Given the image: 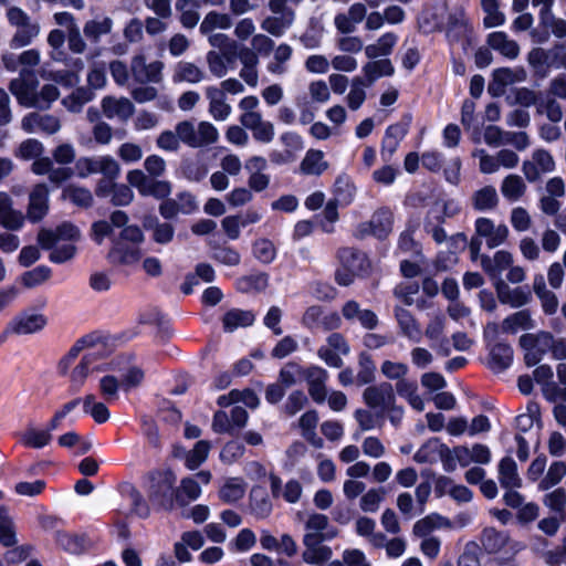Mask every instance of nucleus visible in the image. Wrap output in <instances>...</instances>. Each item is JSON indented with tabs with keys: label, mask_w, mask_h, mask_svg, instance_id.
<instances>
[{
	"label": "nucleus",
	"mask_w": 566,
	"mask_h": 566,
	"mask_svg": "<svg viewBox=\"0 0 566 566\" xmlns=\"http://www.w3.org/2000/svg\"><path fill=\"white\" fill-rule=\"evenodd\" d=\"M166 160L159 155H149L144 160V169H133L126 175L127 182L143 197L165 199L171 193V184L160 179L166 172Z\"/></svg>",
	"instance_id": "f257e3e1"
},
{
	"label": "nucleus",
	"mask_w": 566,
	"mask_h": 566,
	"mask_svg": "<svg viewBox=\"0 0 566 566\" xmlns=\"http://www.w3.org/2000/svg\"><path fill=\"white\" fill-rule=\"evenodd\" d=\"M39 81L33 71H20L17 78L10 81L9 90L21 106L28 108L49 109L60 96L59 88L45 84L38 91Z\"/></svg>",
	"instance_id": "f03ea898"
},
{
	"label": "nucleus",
	"mask_w": 566,
	"mask_h": 566,
	"mask_svg": "<svg viewBox=\"0 0 566 566\" xmlns=\"http://www.w3.org/2000/svg\"><path fill=\"white\" fill-rule=\"evenodd\" d=\"M74 172L81 179L101 174L108 180H116L120 176L122 168L111 155L82 156L74 164Z\"/></svg>",
	"instance_id": "7ed1b4c3"
},
{
	"label": "nucleus",
	"mask_w": 566,
	"mask_h": 566,
	"mask_svg": "<svg viewBox=\"0 0 566 566\" xmlns=\"http://www.w3.org/2000/svg\"><path fill=\"white\" fill-rule=\"evenodd\" d=\"M6 15L10 25L15 28V32L9 42L11 49L17 50L28 46L39 35L40 24L33 21L22 9L11 7Z\"/></svg>",
	"instance_id": "20e7f679"
},
{
	"label": "nucleus",
	"mask_w": 566,
	"mask_h": 566,
	"mask_svg": "<svg viewBox=\"0 0 566 566\" xmlns=\"http://www.w3.org/2000/svg\"><path fill=\"white\" fill-rule=\"evenodd\" d=\"M178 132L182 137V144L190 148H203L219 139L217 127L207 120H201L197 125L191 120H181L178 123Z\"/></svg>",
	"instance_id": "39448f33"
},
{
	"label": "nucleus",
	"mask_w": 566,
	"mask_h": 566,
	"mask_svg": "<svg viewBox=\"0 0 566 566\" xmlns=\"http://www.w3.org/2000/svg\"><path fill=\"white\" fill-rule=\"evenodd\" d=\"M175 483L176 475L170 470L151 473L148 491L149 500L163 509H171L174 499H176Z\"/></svg>",
	"instance_id": "423d86ee"
},
{
	"label": "nucleus",
	"mask_w": 566,
	"mask_h": 566,
	"mask_svg": "<svg viewBox=\"0 0 566 566\" xmlns=\"http://www.w3.org/2000/svg\"><path fill=\"white\" fill-rule=\"evenodd\" d=\"M104 353V345L99 344L84 354L80 364L70 375L71 384L75 389H80L90 375L107 370V364L102 361Z\"/></svg>",
	"instance_id": "0eeeda50"
},
{
	"label": "nucleus",
	"mask_w": 566,
	"mask_h": 566,
	"mask_svg": "<svg viewBox=\"0 0 566 566\" xmlns=\"http://www.w3.org/2000/svg\"><path fill=\"white\" fill-rule=\"evenodd\" d=\"M446 35L451 45L458 44L463 50H467L471 45L472 27L462 10L449 14Z\"/></svg>",
	"instance_id": "6e6552de"
},
{
	"label": "nucleus",
	"mask_w": 566,
	"mask_h": 566,
	"mask_svg": "<svg viewBox=\"0 0 566 566\" xmlns=\"http://www.w3.org/2000/svg\"><path fill=\"white\" fill-rule=\"evenodd\" d=\"M165 64L161 61L147 63L144 54H136L130 60V73L135 82L139 84L154 83L159 84L164 78Z\"/></svg>",
	"instance_id": "1a4fd4ad"
},
{
	"label": "nucleus",
	"mask_w": 566,
	"mask_h": 566,
	"mask_svg": "<svg viewBox=\"0 0 566 566\" xmlns=\"http://www.w3.org/2000/svg\"><path fill=\"white\" fill-rule=\"evenodd\" d=\"M554 170L555 160L546 149L534 150L531 158L522 164V172L528 182H536L541 179L542 175L553 172Z\"/></svg>",
	"instance_id": "9d476101"
},
{
	"label": "nucleus",
	"mask_w": 566,
	"mask_h": 566,
	"mask_svg": "<svg viewBox=\"0 0 566 566\" xmlns=\"http://www.w3.org/2000/svg\"><path fill=\"white\" fill-rule=\"evenodd\" d=\"M80 238L78 228L71 222H63L55 230L41 229L38 233V242L44 250L52 249L55 243L61 241L75 242Z\"/></svg>",
	"instance_id": "9b49d317"
},
{
	"label": "nucleus",
	"mask_w": 566,
	"mask_h": 566,
	"mask_svg": "<svg viewBox=\"0 0 566 566\" xmlns=\"http://www.w3.org/2000/svg\"><path fill=\"white\" fill-rule=\"evenodd\" d=\"M364 402L371 409L385 412L387 407L396 402L394 387L390 382H380L368 386L363 392Z\"/></svg>",
	"instance_id": "f8f14e48"
},
{
	"label": "nucleus",
	"mask_w": 566,
	"mask_h": 566,
	"mask_svg": "<svg viewBox=\"0 0 566 566\" xmlns=\"http://www.w3.org/2000/svg\"><path fill=\"white\" fill-rule=\"evenodd\" d=\"M324 541L325 539L322 537H317L315 535H304L303 545L305 548L302 553L303 562L319 566L328 562L333 552L329 546L323 544Z\"/></svg>",
	"instance_id": "ddd939ff"
},
{
	"label": "nucleus",
	"mask_w": 566,
	"mask_h": 566,
	"mask_svg": "<svg viewBox=\"0 0 566 566\" xmlns=\"http://www.w3.org/2000/svg\"><path fill=\"white\" fill-rule=\"evenodd\" d=\"M475 234L480 238H485L486 245L490 249H494L504 243L509 237V228L501 223L495 224L493 220L489 218H478L475 220Z\"/></svg>",
	"instance_id": "4468645a"
},
{
	"label": "nucleus",
	"mask_w": 566,
	"mask_h": 566,
	"mask_svg": "<svg viewBox=\"0 0 566 566\" xmlns=\"http://www.w3.org/2000/svg\"><path fill=\"white\" fill-rule=\"evenodd\" d=\"M49 195V187L45 184H36L30 191L27 218L31 222H39L48 214Z\"/></svg>",
	"instance_id": "2eb2a0df"
},
{
	"label": "nucleus",
	"mask_w": 566,
	"mask_h": 566,
	"mask_svg": "<svg viewBox=\"0 0 566 566\" xmlns=\"http://www.w3.org/2000/svg\"><path fill=\"white\" fill-rule=\"evenodd\" d=\"M328 373L319 366H308L305 369L304 380L311 398L316 403H323L327 398L326 381Z\"/></svg>",
	"instance_id": "dca6fc26"
},
{
	"label": "nucleus",
	"mask_w": 566,
	"mask_h": 566,
	"mask_svg": "<svg viewBox=\"0 0 566 566\" xmlns=\"http://www.w3.org/2000/svg\"><path fill=\"white\" fill-rule=\"evenodd\" d=\"M48 319L43 314L23 312L10 322L7 332L17 335H29L43 329Z\"/></svg>",
	"instance_id": "f3484780"
},
{
	"label": "nucleus",
	"mask_w": 566,
	"mask_h": 566,
	"mask_svg": "<svg viewBox=\"0 0 566 566\" xmlns=\"http://www.w3.org/2000/svg\"><path fill=\"white\" fill-rule=\"evenodd\" d=\"M480 542L484 551L489 554H496L507 545H510L514 553L522 549L520 543L511 542L506 532L497 531L494 527H485L481 533Z\"/></svg>",
	"instance_id": "a211bd4d"
},
{
	"label": "nucleus",
	"mask_w": 566,
	"mask_h": 566,
	"mask_svg": "<svg viewBox=\"0 0 566 566\" xmlns=\"http://www.w3.org/2000/svg\"><path fill=\"white\" fill-rule=\"evenodd\" d=\"M240 124L251 130L253 138L260 143H271L274 138V125L264 120L262 114H250L248 116H240Z\"/></svg>",
	"instance_id": "6ab92c4d"
},
{
	"label": "nucleus",
	"mask_w": 566,
	"mask_h": 566,
	"mask_svg": "<svg viewBox=\"0 0 566 566\" xmlns=\"http://www.w3.org/2000/svg\"><path fill=\"white\" fill-rule=\"evenodd\" d=\"M142 256L143 253L139 245L125 243L123 241H114L107 254V259L112 264L126 266L137 264Z\"/></svg>",
	"instance_id": "aec40b11"
},
{
	"label": "nucleus",
	"mask_w": 566,
	"mask_h": 566,
	"mask_svg": "<svg viewBox=\"0 0 566 566\" xmlns=\"http://www.w3.org/2000/svg\"><path fill=\"white\" fill-rule=\"evenodd\" d=\"M102 112L108 119L127 122L135 113L133 102L127 97L105 96L101 102Z\"/></svg>",
	"instance_id": "412c9836"
},
{
	"label": "nucleus",
	"mask_w": 566,
	"mask_h": 566,
	"mask_svg": "<svg viewBox=\"0 0 566 566\" xmlns=\"http://www.w3.org/2000/svg\"><path fill=\"white\" fill-rule=\"evenodd\" d=\"M27 133L55 134L61 128L60 119L50 114L30 113L24 116L21 123Z\"/></svg>",
	"instance_id": "4be33fe9"
},
{
	"label": "nucleus",
	"mask_w": 566,
	"mask_h": 566,
	"mask_svg": "<svg viewBox=\"0 0 566 566\" xmlns=\"http://www.w3.org/2000/svg\"><path fill=\"white\" fill-rule=\"evenodd\" d=\"M394 316L397 322L399 334L409 340L420 342L422 337V331L420 323L416 316L405 307L396 305L394 307Z\"/></svg>",
	"instance_id": "5701e85b"
},
{
	"label": "nucleus",
	"mask_w": 566,
	"mask_h": 566,
	"mask_svg": "<svg viewBox=\"0 0 566 566\" xmlns=\"http://www.w3.org/2000/svg\"><path fill=\"white\" fill-rule=\"evenodd\" d=\"M526 80L524 69L501 67L493 71L492 82L489 84V93L501 95L505 86L520 83Z\"/></svg>",
	"instance_id": "b1692460"
},
{
	"label": "nucleus",
	"mask_w": 566,
	"mask_h": 566,
	"mask_svg": "<svg viewBox=\"0 0 566 566\" xmlns=\"http://www.w3.org/2000/svg\"><path fill=\"white\" fill-rule=\"evenodd\" d=\"M25 217L13 208V200L6 191H0V226L10 231L20 230Z\"/></svg>",
	"instance_id": "393cba45"
},
{
	"label": "nucleus",
	"mask_w": 566,
	"mask_h": 566,
	"mask_svg": "<svg viewBox=\"0 0 566 566\" xmlns=\"http://www.w3.org/2000/svg\"><path fill=\"white\" fill-rule=\"evenodd\" d=\"M342 266L349 269L352 273L364 276L370 269L367 255L354 248H342L337 252Z\"/></svg>",
	"instance_id": "a878e982"
},
{
	"label": "nucleus",
	"mask_w": 566,
	"mask_h": 566,
	"mask_svg": "<svg viewBox=\"0 0 566 566\" xmlns=\"http://www.w3.org/2000/svg\"><path fill=\"white\" fill-rule=\"evenodd\" d=\"M206 97L209 101V114L216 120H227L232 112L231 105L227 103L224 91L216 86H208L205 90Z\"/></svg>",
	"instance_id": "bb28decb"
},
{
	"label": "nucleus",
	"mask_w": 566,
	"mask_h": 566,
	"mask_svg": "<svg viewBox=\"0 0 566 566\" xmlns=\"http://www.w3.org/2000/svg\"><path fill=\"white\" fill-rule=\"evenodd\" d=\"M497 298L503 304H509L512 307H521L528 304L532 300V294L528 290L523 287L511 289L504 282L496 284Z\"/></svg>",
	"instance_id": "cd10ccee"
},
{
	"label": "nucleus",
	"mask_w": 566,
	"mask_h": 566,
	"mask_svg": "<svg viewBox=\"0 0 566 566\" xmlns=\"http://www.w3.org/2000/svg\"><path fill=\"white\" fill-rule=\"evenodd\" d=\"M363 76L360 78L369 87L382 76H391L395 73V67L388 59H374L367 62L363 69Z\"/></svg>",
	"instance_id": "c85d7f7f"
},
{
	"label": "nucleus",
	"mask_w": 566,
	"mask_h": 566,
	"mask_svg": "<svg viewBox=\"0 0 566 566\" xmlns=\"http://www.w3.org/2000/svg\"><path fill=\"white\" fill-rule=\"evenodd\" d=\"M452 526L449 518L438 514H429L413 524L412 534L416 537H429L434 530L450 528Z\"/></svg>",
	"instance_id": "c756f323"
},
{
	"label": "nucleus",
	"mask_w": 566,
	"mask_h": 566,
	"mask_svg": "<svg viewBox=\"0 0 566 566\" xmlns=\"http://www.w3.org/2000/svg\"><path fill=\"white\" fill-rule=\"evenodd\" d=\"M470 449L463 446L454 447L450 449L446 446H441L440 457L443 462L444 470L451 472L455 469L457 462L462 467H467L472 462Z\"/></svg>",
	"instance_id": "7c9ffc66"
},
{
	"label": "nucleus",
	"mask_w": 566,
	"mask_h": 566,
	"mask_svg": "<svg viewBox=\"0 0 566 566\" xmlns=\"http://www.w3.org/2000/svg\"><path fill=\"white\" fill-rule=\"evenodd\" d=\"M328 526L329 520L326 515L312 513L305 522V530L307 532L304 535H315L323 539H332L338 535V531L336 528H328Z\"/></svg>",
	"instance_id": "2f4dec72"
},
{
	"label": "nucleus",
	"mask_w": 566,
	"mask_h": 566,
	"mask_svg": "<svg viewBox=\"0 0 566 566\" xmlns=\"http://www.w3.org/2000/svg\"><path fill=\"white\" fill-rule=\"evenodd\" d=\"M499 481L503 489H518L522 479L517 472V464L512 457H504L499 463Z\"/></svg>",
	"instance_id": "473e14b6"
},
{
	"label": "nucleus",
	"mask_w": 566,
	"mask_h": 566,
	"mask_svg": "<svg viewBox=\"0 0 566 566\" xmlns=\"http://www.w3.org/2000/svg\"><path fill=\"white\" fill-rule=\"evenodd\" d=\"M513 263V255L511 252L500 250L495 252L493 258L489 255H481V266L490 275L496 276L502 271L509 269Z\"/></svg>",
	"instance_id": "72a5a7b5"
},
{
	"label": "nucleus",
	"mask_w": 566,
	"mask_h": 566,
	"mask_svg": "<svg viewBox=\"0 0 566 566\" xmlns=\"http://www.w3.org/2000/svg\"><path fill=\"white\" fill-rule=\"evenodd\" d=\"M397 42L398 36L396 33L386 32L380 35L375 43L365 46V55L369 60L388 56L392 53Z\"/></svg>",
	"instance_id": "f704fd0d"
},
{
	"label": "nucleus",
	"mask_w": 566,
	"mask_h": 566,
	"mask_svg": "<svg viewBox=\"0 0 566 566\" xmlns=\"http://www.w3.org/2000/svg\"><path fill=\"white\" fill-rule=\"evenodd\" d=\"M205 71L192 62L180 61L176 64L172 80L175 83L187 82L197 84L205 80Z\"/></svg>",
	"instance_id": "c9c22d12"
},
{
	"label": "nucleus",
	"mask_w": 566,
	"mask_h": 566,
	"mask_svg": "<svg viewBox=\"0 0 566 566\" xmlns=\"http://www.w3.org/2000/svg\"><path fill=\"white\" fill-rule=\"evenodd\" d=\"M472 207L478 211L493 210L499 205L495 187L488 185L474 191L471 196Z\"/></svg>",
	"instance_id": "e433bc0d"
},
{
	"label": "nucleus",
	"mask_w": 566,
	"mask_h": 566,
	"mask_svg": "<svg viewBox=\"0 0 566 566\" xmlns=\"http://www.w3.org/2000/svg\"><path fill=\"white\" fill-rule=\"evenodd\" d=\"M527 186L524 179L516 174L506 176L501 184L502 196L511 202L518 201L526 192Z\"/></svg>",
	"instance_id": "4c0bfd02"
},
{
	"label": "nucleus",
	"mask_w": 566,
	"mask_h": 566,
	"mask_svg": "<svg viewBox=\"0 0 566 566\" xmlns=\"http://www.w3.org/2000/svg\"><path fill=\"white\" fill-rule=\"evenodd\" d=\"M113 24V20L109 17L88 20L85 22L83 28L84 36L92 43L96 44L99 42L102 36L112 32Z\"/></svg>",
	"instance_id": "58836bf2"
},
{
	"label": "nucleus",
	"mask_w": 566,
	"mask_h": 566,
	"mask_svg": "<svg viewBox=\"0 0 566 566\" xmlns=\"http://www.w3.org/2000/svg\"><path fill=\"white\" fill-rule=\"evenodd\" d=\"M254 319L255 315L253 314V312L232 308L223 315V329L228 333H231L239 327L251 326Z\"/></svg>",
	"instance_id": "ea45409f"
},
{
	"label": "nucleus",
	"mask_w": 566,
	"mask_h": 566,
	"mask_svg": "<svg viewBox=\"0 0 566 566\" xmlns=\"http://www.w3.org/2000/svg\"><path fill=\"white\" fill-rule=\"evenodd\" d=\"M488 44L509 59H515L520 53L518 44L510 40L504 32H493L488 36Z\"/></svg>",
	"instance_id": "a19ab883"
},
{
	"label": "nucleus",
	"mask_w": 566,
	"mask_h": 566,
	"mask_svg": "<svg viewBox=\"0 0 566 566\" xmlns=\"http://www.w3.org/2000/svg\"><path fill=\"white\" fill-rule=\"evenodd\" d=\"M553 369L549 365L543 364L533 370L534 380L542 386V392L546 400L554 402L556 382L553 381Z\"/></svg>",
	"instance_id": "79ce46f5"
},
{
	"label": "nucleus",
	"mask_w": 566,
	"mask_h": 566,
	"mask_svg": "<svg viewBox=\"0 0 566 566\" xmlns=\"http://www.w3.org/2000/svg\"><path fill=\"white\" fill-rule=\"evenodd\" d=\"M551 347L552 333L547 331L538 332L534 349L524 355L525 364L527 366L537 365L548 352L551 353Z\"/></svg>",
	"instance_id": "37998d69"
},
{
	"label": "nucleus",
	"mask_w": 566,
	"mask_h": 566,
	"mask_svg": "<svg viewBox=\"0 0 566 566\" xmlns=\"http://www.w3.org/2000/svg\"><path fill=\"white\" fill-rule=\"evenodd\" d=\"M52 440V433L45 429H38L33 426L27 427V429L20 433V442L32 449H41L46 447Z\"/></svg>",
	"instance_id": "c03bdc74"
},
{
	"label": "nucleus",
	"mask_w": 566,
	"mask_h": 566,
	"mask_svg": "<svg viewBox=\"0 0 566 566\" xmlns=\"http://www.w3.org/2000/svg\"><path fill=\"white\" fill-rule=\"evenodd\" d=\"M328 168L327 161L324 160L322 150L310 149L300 165V170L304 175L318 176Z\"/></svg>",
	"instance_id": "a18cd8bd"
},
{
	"label": "nucleus",
	"mask_w": 566,
	"mask_h": 566,
	"mask_svg": "<svg viewBox=\"0 0 566 566\" xmlns=\"http://www.w3.org/2000/svg\"><path fill=\"white\" fill-rule=\"evenodd\" d=\"M502 333L516 334L521 329L533 328V319L527 310L515 312L503 319Z\"/></svg>",
	"instance_id": "49530a36"
},
{
	"label": "nucleus",
	"mask_w": 566,
	"mask_h": 566,
	"mask_svg": "<svg viewBox=\"0 0 566 566\" xmlns=\"http://www.w3.org/2000/svg\"><path fill=\"white\" fill-rule=\"evenodd\" d=\"M62 196L80 208H91L94 203L92 191L83 186L69 185L63 189Z\"/></svg>",
	"instance_id": "de8ad7c7"
},
{
	"label": "nucleus",
	"mask_w": 566,
	"mask_h": 566,
	"mask_svg": "<svg viewBox=\"0 0 566 566\" xmlns=\"http://www.w3.org/2000/svg\"><path fill=\"white\" fill-rule=\"evenodd\" d=\"M369 221L374 228V235L384 239L392 230L394 214L388 208H380L374 212Z\"/></svg>",
	"instance_id": "09e8293b"
},
{
	"label": "nucleus",
	"mask_w": 566,
	"mask_h": 566,
	"mask_svg": "<svg viewBox=\"0 0 566 566\" xmlns=\"http://www.w3.org/2000/svg\"><path fill=\"white\" fill-rule=\"evenodd\" d=\"M444 328L446 317L441 312H439L430 317L422 335H424L427 339L432 343V345L439 343L442 347L443 344L448 343L447 338L444 337Z\"/></svg>",
	"instance_id": "8fccbe9b"
},
{
	"label": "nucleus",
	"mask_w": 566,
	"mask_h": 566,
	"mask_svg": "<svg viewBox=\"0 0 566 566\" xmlns=\"http://www.w3.org/2000/svg\"><path fill=\"white\" fill-rule=\"evenodd\" d=\"M250 507L258 518H266L272 512V503L262 488H254L250 493Z\"/></svg>",
	"instance_id": "3c124183"
},
{
	"label": "nucleus",
	"mask_w": 566,
	"mask_h": 566,
	"mask_svg": "<svg viewBox=\"0 0 566 566\" xmlns=\"http://www.w3.org/2000/svg\"><path fill=\"white\" fill-rule=\"evenodd\" d=\"M490 365L493 370L502 371L506 369L513 360V349L504 343H496L490 352Z\"/></svg>",
	"instance_id": "603ef678"
},
{
	"label": "nucleus",
	"mask_w": 566,
	"mask_h": 566,
	"mask_svg": "<svg viewBox=\"0 0 566 566\" xmlns=\"http://www.w3.org/2000/svg\"><path fill=\"white\" fill-rule=\"evenodd\" d=\"M376 378V365L370 354L361 352L358 355V373L356 385L364 386L373 384Z\"/></svg>",
	"instance_id": "864d4df0"
},
{
	"label": "nucleus",
	"mask_w": 566,
	"mask_h": 566,
	"mask_svg": "<svg viewBox=\"0 0 566 566\" xmlns=\"http://www.w3.org/2000/svg\"><path fill=\"white\" fill-rule=\"evenodd\" d=\"M245 493V483L241 478H229L219 491V497L224 503H234Z\"/></svg>",
	"instance_id": "5fc2aeb1"
},
{
	"label": "nucleus",
	"mask_w": 566,
	"mask_h": 566,
	"mask_svg": "<svg viewBox=\"0 0 566 566\" xmlns=\"http://www.w3.org/2000/svg\"><path fill=\"white\" fill-rule=\"evenodd\" d=\"M269 285V275L266 273H253L238 280V290L242 293L263 292Z\"/></svg>",
	"instance_id": "6e6d98bb"
},
{
	"label": "nucleus",
	"mask_w": 566,
	"mask_h": 566,
	"mask_svg": "<svg viewBox=\"0 0 566 566\" xmlns=\"http://www.w3.org/2000/svg\"><path fill=\"white\" fill-rule=\"evenodd\" d=\"M122 492L124 495H126L132 505V513L142 517L146 518L150 514V509L147 502L145 501L142 493L132 484H125L123 485Z\"/></svg>",
	"instance_id": "4d7b16f0"
},
{
	"label": "nucleus",
	"mask_w": 566,
	"mask_h": 566,
	"mask_svg": "<svg viewBox=\"0 0 566 566\" xmlns=\"http://www.w3.org/2000/svg\"><path fill=\"white\" fill-rule=\"evenodd\" d=\"M369 87L365 82L360 78V76H355L350 82V90L345 97L346 104L349 109L357 111L361 107L364 102L366 101L367 94L366 88Z\"/></svg>",
	"instance_id": "13d9d810"
},
{
	"label": "nucleus",
	"mask_w": 566,
	"mask_h": 566,
	"mask_svg": "<svg viewBox=\"0 0 566 566\" xmlns=\"http://www.w3.org/2000/svg\"><path fill=\"white\" fill-rule=\"evenodd\" d=\"M0 544L7 547L17 544L15 527L8 509L0 505Z\"/></svg>",
	"instance_id": "bf43d9fd"
},
{
	"label": "nucleus",
	"mask_w": 566,
	"mask_h": 566,
	"mask_svg": "<svg viewBox=\"0 0 566 566\" xmlns=\"http://www.w3.org/2000/svg\"><path fill=\"white\" fill-rule=\"evenodd\" d=\"M305 369L306 367L295 361H289L280 370L279 382L284 386V388L292 387L304 380Z\"/></svg>",
	"instance_id": "052dcab7"
},
{
	"label": "nucleus",
	"mask_w": 566,
	"mask_h": 566,
	"mask_svg": "<svg viewBox=\"0 0 566 566\" xmlns=\"http://www.w3.org/2000/svg\"><path fill=\"white\" fill-rule=\"evenodd\" d=\"M200 494L199 483L193 478H185L176 490V501L180 505H187L189 502L197 500Z\"/></svg>",
	"instance_id": "680f3d73"
},
{
	"label": "nucleus",
	"mask_w": 566,
	"mask_h": 566,
	"mask_svg": "<svg viewBox=\"0 0 566 566\" xmlns=\"http://www.w3.org/2000/svg\"><path fill=\"white\" fill-rule=\"evenodd\" d=\"M293 21L294 18H291L289 13L285 15H270L262 21L261 28L273 36H281L293 24Z\"/></svg>",
	"instance_id": "e2e57ef3"
},
{
	"label": "nucleus",
	"mask_w": 566,
	"mask_h": 566,
	"mask_svg": "<svg viewBox=\"0 0 566 566\" xmlns=\"http://www.w3.org/2000/svg\"><path fill=\"white\" fill-rule=\"evenodd\" d=\"M144 226L153 231L151 238L156 243L167 244L174 239L175 228L168 222H160L155 218Z\"/></svg>",
	"instance_id": "0e129e2a"
},
{
	"label": "nucleus",
	"mask_w": 566,
	"mask_h": 566,
	"mask_svg": "<svg viewBox=\"0 0 566 566\" xmlns=\"http://www.w3.org/2000/svg\"><path fill=\"white\" fill-rule=\"evenodd\" d=\"M94 97V93L91 88L78 87L72 92L69 96L63 98L62 104L73 113L81 112L82 107L91 102Z\"/></svg>",
	"instance_id": "69168bd1"
},
{
	"label": "nucleus",
	"mask_w": 566,
	"mask_h": 566,
	"mask_svg": "<svg viewBox=\"0 0 566 566\" xmlns=\"http://www.w3.org/2000/svg\"><path fill=\"white\" fill-rule=\"evenodd\" d=\"M83 409L85 413H88L95 422L104 423L109 417V410L104 402L96 401L94 395H87L83 399Z\"/></svg>",
	"instance_id": "338daca9"
},
{
	"label": "nucleus",
	"mask_w": 566,
	"mask_h": 566,
	"mask_svg": "<svg viewBox=\"0 0 566 566\" xmlns=\"http://www.w3.org/2000/svg\"><path fill=\"white\" fill-rule=\"evenodd\" d=\"M566 475V462L554 461L544 478L538 483V489L546 491L557 485Z\"/></svg>",
	"instance_id": "774afa93"
}]
</instances>
